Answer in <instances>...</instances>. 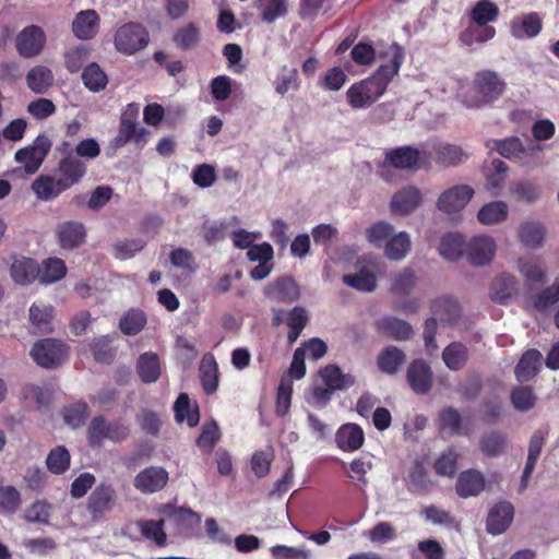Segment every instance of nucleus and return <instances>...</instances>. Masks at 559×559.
I'll list each match as a JSON object with an SVG mask.
<instances>
[{
    "mask_svg": "<svg viewBox=\"0 0 559 559\" xmlns=\"http://www.w3.org/2000/svg\"><path fill=\"white\" fill-rule=\"evenodd\" d=\"M386 53L391 56L389 64H381L372 75L354 83L347 90V102L353 109L367 108L377 102L397 75L404 61V50L400 45L393 44Z\"/></svg>",
    "mask_w": 559,
    "mask_h": 559,
    "instance_id": "nucleus-1",
    "label": "nucleus"
},
{
    "mask_svg": "<svg viewBox=\"0 0 559 559\" xmlns=\"http://www.w3.org/2000/svg\"><path fill=\"white\" fill-rule=\"evenodd\" d=\"M53 175H39L32 183V190L38 200L51 201L64 191L80 183L87 173L86 164L74 155L60 158Z\"/></svg>",
    "mask_w": 559,
    "mask_h": 559,
    "instance_id": "nucleus-2",
    "label": "nucleus"
},
{
    "mask_svg": "<svg viewBox=\"0 0 559 559\" xmlns=\"http://www.w3.org/2000/svg\"><path fill=\"white\" fill-rule=\"evenodd\" d=\"M506 90V82L497 72L483 70L475 74L463 103L469 108H480L498 99Z\"/></svg>",
    "mask_w": 559,
    "mask_h": 559,
    "instance_id": "nucleus-3",
    "label": "nucleus"
},
{
    "mask_svg": "<svg viewBox=\"0 0 559 559\" xmlns=\"http://www.w3.org/2000/svg\"><path fill=\"white\" fill-rule=\"evenodd\" d=\"M131 429L122 419L108 421L105 416H95L87 428L86 438L91 448H100L105 440L121 442L130 436Z\"/></svg>",
    "mask_w": 559,
    "mask_h": 559,
    "instance_id": "nucleus-4",
    "label": "nucleus"
},
{
    "mask_svg": "<svg viewBox=\"0 0 559 559\" xmlns=\"http://www.w3.org/2000/svg\"><path fill=\"white\" fill-rule=\"evenodd\" d=\"M150 43L147 29L139 22H128L122 24L114 35L116 49L127 56L134 55Z\"/></svg>",
    "mask_w": 559,
    "mask_h": 559,
    "instance_id": "nucleus-5",
    "label": "nucleus"
},
{
    "mask_svg": "<svg viewBox=\"0 0 559 559\" xmlns=\"http://www.w3.org/2000/svg\"><path fill=\"white\" fill-rule=\"evenodd\" d=\"M31 356L44 368H56L68 357V346L53 338L37 341L31 349Z\"/></svg>",
    "mask_w": 559,
    "mask_h": 559,
    "instance_id": "nucleus-6",
    "label": "nucleus"
},
{
    "mask_svg": "<svg viewBox=\"0 0 559 559\" xmlns=\"http://www.w3.org/2000/svg\"><path fill=\"white\" fill-rule=\"evenodd\" d=\"M50 148V139L47 135L39 134L31 145L17 150L14 158L24 166L27 174H35L43 165Z\"/></svg>",
    "mask_w": 559,
    "mask_h": 559,
    "instance_id": "nucleus-7",
    "label": "nucleus"
},
{
    "mask_svg": "<svg viewBox=\"0 0 559 559\" xmlns=\"http://www.w3.org/2000/svg\"><path fill=\"white\" fill-rule=\"evenodd\" d=\"M429 164V156L413 146H400L384 154L383 166L397 169H419Z\"/></svg>",
    "mask_w": 559,
    "mask_h": 559,
    "instance_id": "nucleus-8",
    "label": "nucleus"
},
{
    "mask_svg": "<svg viewBox=\"0 0 559 559\" xmlns=\"http://www.w3.org/2000/svg\"><path fill=\"white\" fill-rule=\"evenodd\" d=\"M117 500V493L112 485L100 483L87 498L86 510L92 521L99 522L109 513Z\"/></svg>",
    "mask_w": 559,
    "mask_h": 559,
    "instance_id": "nucleus-9",
    "label": "nucleus"
},
{
    "mask_svg": "<svg viewBox=\"0 0 559 559\" xmlns=\"http://www.w3.org/2000/svg\"><path fill=\"white\" fill-rule=\"evenodd\" d=\"M46 45V34L38 25L24 27L15 38V48L22 58H34L41 53Z\"/></svg>",
    "mask_w": 559,
    "mask_h": 559,
    "instance_id": "nucleus-10",
    "label": "nucleus"
},
{
    "mask_svg": "<svg viewBox=\"0 0 559 559\" xmlns=\"http://www.w3.org/2000/svg\"><path fill=\"white\" fill-rule=\"evenodd\" d=\"M473 195L472 187L467 185L454 186L441 193L437 207L448 214L456 213L466 206Z\"/></svg>",
    "mask_w": 559,
    "mask_h": 559,
    "instance_id": "nucleus-11",
    "label": "nucleus"
},
{
    "mask_svg": "<svg viewBox=\"0 0 559 559\" xmlns=\"http://www.w3.org/2000/svg\"><path fill=\"white\" fill-rule=\"evenodd\" d=\"M495 252L496 242L489 236H475L466 245L468 262L475 266L488 264L492 260Z\"/></svg>",
    "mask_w": 559,
    "mask_h": 559,
    "instance_id": "nucleus-12",
    "label": "nucleus"
},
{
    "mask_svg": "<svg viewBox=\"0 0 559 559\" xmlns=\"http://www.w3.org/2000/svg\"><path fill=\"white\" fill-rule=\"evenodd\" d=\"M406 380L416 394H427L432 388L430 366L423 359L413 360L407 368Z\"/></svg>",
    "mask_w": 559,
    "mask_h": 559,
    "instance_id": "nucleus-13",
    "label": "nucleus"
},
{
    "mask_svg": "<svg viewBox=\"0 0 559 559\" xmlns=\"http://www.w3.org/2000/svg\"><path fill=\"white\" fill-rule=\"evenodd\" d=\"M168 473L159 466H150L141 471L133 480L134 487L142 493H153L165 488Z\"/></svg>",
    "mask_w": 559,
    "mask_h": 559,
    "instance_id": "nucleus-14",
    "label": "nucleus"
},
{
    "mask_svg": "<svg viewBox=\"0 0 559 559\" xmlns=\"http://www.w3.org/2000/svg\"><path fill=\"white\" fill-rule=\"evenodd\" d=\"M514 516V508L508 501L496 503L488 513L486 528L492 535L504 533L511 525Z\"/></svg>",
    "mask_w": 559,
    "mask_h": 559,
    "instance_id": "nucleus-15",
    "label": "nucleus"
},
{
    "mask_svg": "<svg viewBox=\"0 0 559 559\" xmlns=\"http://www.w3.org/2000/svg\"><path fill=\"white\" fill-rule=\"evenodd\" d=\"M56 235L62 249L73 250L85 242V226L75 221H67L58 225Z\"/></svg>",
    "mask_w": 559,
    "mask_h": 559,
    "instance_id": "nucleus-16",
    "label": "nucleus"
},
{
    "mask_svg": "<svg viewBox=\"0 0 559 559\" xmlns=\"http://www.w3.org/2000/svg\"><path fill=\"white\" fill-rule=\"evenodd\" d=\"M542 29L543 22L537 12L523 14L510 22V33L516 39L534 38Z\"/></svg>",
    "mask_w": 559,
    "mask_h": 559,
    "instance_id": "nucleus-17",
    "label": "nucleus"
},
{
    "mask_svg": "<svg viewBox=\"0 0 559 559\" xmlns=\"http://www.w3.org/2000/svg\"><path fill=\"white\" fill-rule=\"evenodd\" d=\"M543 356L538 349L531 348L524 352L514 368V374L520 383L534 379L542 369Z\"/></svg>",
    "mask_w": 559,
    "mask_h": 559,
    "instance_id": "nucleus-18",
    "label": "nucleus"
},
{
    "mask_svg": "<svg viewBox=\"0 0 559 559\" xmlns=\"http://www.w3.org/2000/svg\"><path fill=\"white\" fill-rule=\"evenodd\" d=\"M147 130L140 127L139 123L131 121H119L117 135L110 141V146L115 150L124 146L128 142H134L138 146L145 144V135Z\"/></svg>",
    "mask_w": 559,
    "mask_h": 559,
    "instance_id": "nucleus-19",
    "label": "nucleus"
},
{
    "mask_svg": "<svg viewBox=\"0 0 559 559\" xmlns=\"http://www.w3.org/2000/svg\"><path fill=\"white\" fill-rule=\"evenodd\" d=\"M364 441V431L357 424H344L335 433L336 445L344 452H355L359 450Z\"/></svg>",
    "mask_w": 559,
    "mask_h": 559,
    "instance_id": "nucleus-20",
    "label": "nucleus"
},
{
    "mask_svg": "<svg viewBox=\"0 0 559 559\" xmlns=\"http://www.w3.org/2000/svg\"><path fill=\"white\" fill-rule=\"evenodd\" d=\"M485 488V477L477 469L462 472L455 484V491L461 498L478 496Z\"/></svg>",
    "mask_w": 559,
    "mask_h": 559,
    "instance_id": "nucleus-21",
    "label": "nucleus"
},
{
    "mask_svg": "<svg viewBox=\"0 0 559 559\" xmlns=\"http://www.w3.org/2000/svg\"><path fill=\"white\" fill-rule=\"evenodd\" d=\"M421 200V193L417 188L407 187L393 195L391 200V211L394 214L407 215L418 207Z\"/></svg>",
    "mask_w": 559,
    "mask_h": 559,
    "instance_id": "nucleus-22",
    "label": "nucleus"
},
{
    "mask_svg": "<svg viewBox=\"0 0 559 559\" xmlns=\"http://www.w3.org/2000/svg\"><path fill=\"white\" fill-rule=\"evenodd\" d=\"M377 331L396 341L409 340L413 334L412 325L395 317H384L376 322Z\"/></svg>",
    "mask_w": 559,
    "mask_h": 559,
    "instance_id": "nucleus-23",
    "label": "nucleus"
},
{
    "mask_svg": "<svg viewBox=\"0 0 559 559\" xmlns=\"http://www.w3.org/2000/svg\"><path fill=\"white\" fill-rule=\"evenodd\" d=\"M39 273L38 263L32 258L15 260L10 267V276L17 285H29L37 280Z\"/></svg>",
    "mask_w": 559,
    "mask_h": 559,
    "instance_id": "nucleus-24",
    "label": "nucleus"
},
{
    "mask_svg": "<svg viewBox=\"0 0 559 559\" xmlns=\"http://www.w3.org/2000/svg\"><path fill=\"white\" fill-rule=\"evenodd\" d=\"M518 289L515 276L502 273L497 276L490 286V298L493 302L507 305Z\"/></svg>",
    "mask_w": 559,
    "mask_h": 559,
    "instance_id": "nucleus-25",
    "label": "nucleus"
},
{
    "mask_svg": "<svg viewBox=\"0 0 559 559\" xmlns=\"http://www.w3.org/2000/svg\"><path fill=\"white\" fill-rule=\"evenodd\" d=\"M139 378L144 383H154L160 377V360L156 353L146 352L139 356L135 364Z\"/></svg>",
    "mask_w": 559,
    "mask_h": 559,
    "instance_id": "nucleus-26",
    "label": "nucleus"
},
{
    "mask_svg": "<svg viewBox=\"0 0 559 559\" xmlns=\"http://www.w3.org/2000/svg\"><path fill=\"white\" fill-rule=\"evenodd\" d=\"M53 307L44 302H34L29 308V322L38 333H51L53 330Z\"/></svg>",
    "mask_w": 559,
    "mask_h": 559,
    "instance_id": "nucleus-27",
    "label": "nucleus"
},
{
    "mask_svg": "<svg viewBox=\"0 0 559 559\" xmlns=\"http://www.w3.org/2000/svg\"><path fill=\"white\" fill-rule=\"evenodd\" d=\"M98 22L99 17L94 10L81 11L72 23L73 33L80 39H91L97 32Z\"/></svg>",
    "mask_w": 559,
    "mask_h": 559,
    "instance_id": "nucleus-28",
    "label": "nucleus"
},
{
    "mask_svg": "<svg viewBox=\"0 0 559 559\" xmlns=\"http://www.w3.org/2000/svg\"><path fill=\"white\" fill-rule=\"evenodd\" d=\"M319 376L323 383L333 391L348 389L355 383V377L349 373H343L336 365H328L321 368Z\"/></svg>",
    "mask_w": 559,
    "mask_h": 559,
    "instance_id": "nucleus-29",
    "label": "nucleus"
},
{
    "mask_svg": "<svg viewBox=\"0 0 559 559\" xmlns=\"http://www.w3.org/2000/svg\"><path fill=\"white\" fill-rule=\"evenodd\" d=\"M527 306L536 311L544 312L559 301V283L542 289L538 293L527 292Z\"/></svg>",
    "mask_w": 559,
    "mask_h": 559,
    "instance_id": "nucleus-30",
    "label": "nucleus"
},
{
    "mask_svg": "<svg viewBox=\"0 0 559 559\" xmlns=\"http://www.w3.org/2000/svg\"><path fill=\"white\" fill-rule=\"evenodd\" d=\"M406 356L404 352L396 346L384 347L377 358L379 370L385 374H395L400 367L405 362Z\"/></svg>",
    "mask_w": 559,
    "mask_h": 559,
    "instance_id": "nucleus-31",
    "label": "nucleus"
},
{
    "mask_svg": "<svg viewBox=\"0 0 559 559\" xmlns=\"http://www.w3.org/2000/svg\"><path fill=\"white\" fill-rule=\"evenodd\" d=\"M53 73L46 66H35L26 74V84L35 94H45L53 84Z\"/></svg>",
    "mask_w": 559,
    "mask_h": 559,
    "instance_id": "nucleus-32",
    "label": "nucleus"
},
{
    "mask_svg": "<svg viewBox=\"0 0 559 559\" xmlns=\"http://www.w3.org/2000/svg\"><path fill=\"white\" fill-rule=\"evenodd\" d=\"M265 294L274 300L292 302L298 299L299 287L292 277H282L267 287Z\"/></svg>",
    "mask_w": 559,
    "mask_h": 559,
    "instance_id": "nucleus-33",
    "label": "nucleus"
},
{
    "mask_svg": "<svg viewBox=\"0 0 559 559\" xmlns=\"http://www.w3.org/2000/svg\"><path fill=\"white\" fill-rule=\"evenodd\" d=\"M67 274V266L62 259L47 258L39 265L37 280L40 284L49 285L61 281Z\"/></svg>",
    "mask_w": 559,
    "mask_h": 559,
    "instance_id": "nucleus-34",
    "label": "nucleus"
},
{
    "mask_svg": "<svg viewBox=\"0 0 559 559\" xmlns=\"http://www.w3.org/2000/svg\"><path fill=\"white\" fill-rule=\"evenodd\" d=\"M507 447L508 438L506 433L498 430L486 432L479 439V449L488 457L502 455Z\"/></svg>",
    "mask_w": 559,
    "mask_h": 559,
    "instance_id": "nucleus-35",
    "label": "nucleus"
},
{
    "mask_svg": "<svg viewBox=\"0 0 559 559\" xmlns=\"http://www.w3.org/2000/svg\"><path fill=\"white\" fill-rule=\"evenodd\" d=\"M200 41V28L192 22L177 28L173 35V43L182 51H189L197 48Z\"/></svg>",
    "mask_w": 559,
    "mask_h": 559,
    "instance_id": "nucleus-36",
    "label": "nucleus"
},
{
    "mask_svg": "<svg viewBox=\"0 0 559 559\" xmlns=\"http://www.w3.org/2000/svg\"><path fill=\"white\" fill-rule=\"evenodd\" d=\"M466 242L459 233H449L441 238L439 252L450 261H456L463 253H466Z\"/></svg>",
    "mask_w": 559,
    "mask_h": 559,
    "instance_id": "nucleus-37",
    "label": "nucleus"
},
{
    "mask_svg": "<svg viewBox=\"0 0 559 559\" xmlns=\"http://www.w3.org/2000/svg\"><path fill=\"white\" fill-rule=\"evenodd\" d=\"M487 146L496 150L508 159H521L525 155L523 143L518 136H509L503 140H491Z\"/></svg>",
    "mask_w": 559,
    "mask_h": 559,
    "instance_id": "nucleus-38",
    "label": "nucleus"
},
{
    "mask_svg": "<svg viewBox=\"0 0 559 559\" xmlns=\"http://www.w3.org/2000/svg\"><path fill=\"white\" fill-rule=\"evenodd\" d=\"M412 242L406 231L392 235L384 246V254L388 259L400 261L411 251Z\"/></svg>",
    "mask_w": 559,
    "mask_h": 559,
    "instance_id": "nucleus-39",
    "label": "nucleus"
},
{
    "mask_svg": "<svg viewBox=\"0 0 559 559\" xmlns=\"http://www.w3.org/2000/svg\"><path fill=\"white\" fill-rule=\"evenodd\" d=\"M499 16V8L490 0H479L473 7L469 17L477 26H489Z\"/></svg>",
    "mask_w": 559,
    "mask_h": 559,
    "instance_id": "nucleus-40",
    "label": "nucleus"
},
{
    "mask_svg": "<svg viewBox=\"0 0 559 559\" xmlns=\"http://www.w3.org/2000/svg\"><path fill=\"white\" fill-rule=\"evenodd\" d=\"M136 526L143 537L147 540L154 542L158 547H164L167 544V534L164 530L165 521L158 520H140L136 521Z\"/></svg>",
    "mask_w": 559,
    "mask_h": 559,
    "instance_id": "nucleus-41",
    "label": "nucleus"
},
{
    "mask_svg": "<svg viewBox=\"0 0 559 559\" xmlns=\"http://www.w3.org/2000/svg\"><path fill=\"white\" fill-rule=\"evenodd\" d=\"M442 359L450 370L462 369L468 359V349L461 342L450 343L442 352Z\"/></svg>",
    "mask_w": 559,
    "mask_h": 559,
    "instance_id": "nucleus-42",
    "label": "nucleus"
},
{
    "mask_svg": "<svg viewBox=\"0 0 559 559\" xmlns=\"http://www.w3.org/2000/svg\"><path fill=\"white\" fill-rule=\"evenodd\" d=\"M435 159L443 166H456L463 162L465 153L462 147L449 143H439L432 148Z\"/></svg>",
    "mask_w": 559,
    "mask_h": 559,
    "instance_id": "nucleus-43",
    "label": "nucleus"
},
{
    "mask_svg": "<svg viewBox=\"0 0 559 559\" xmlns=\"http://www.w3.org/2000/svg\"><path fill=\"white\" fill-rule=\"evenodd\" d=\"M82 81L84 86L93 93L105 90L108 84L107 74L96 62H92L83 69Z\"/></svg>",
    "mask_w": 559,
    "mask_h": 559,
    "instance_id": "nucleus-44",
    "label": "nucleus"
},
{
    "mask_svg": "<svg viewBox=\"0 0 559 559\" xmlns=\"http://www.w3.org/2000/svg\"><path fill=\"white\" fill-rule=\"evenodd\" d=\"M199 371L203 391L207 395L213 394L218 386V366L214 357L203 358Z\"/></svg>",
    "mask_w": 559,
    "mask_h": 559,
    "instance_id": "nucleus-45",
    "label": "nucleus"
},
{
    "mask_svg": "<svg viewBox=\"0 0 559 559\" xmlns=\"http://www.w3.org/2000/svg\"><path fill=\"white\" fill-rule=\"evenodd\" d=\"M114 338L109 335H103L93 340L90 344V350L95 361L110 365L116 357V348L112 346Z\"/></svg>",
    "mask_w": 559,
    "mask_h": 559,
    "instance_id": "nucleus-46",
    "label": "nucleus"
},
{
    "mask_svg": "<svg viewBox=\"0 0 559 559\" xmlns=\"http://www.w3.org/2000/svg\"><path fill=\"white\" fill-rule=\"evenodd\" d=\"M437 423L440 431H447L451 435H468L462 428L461 414L452 406L445 407L439 413Z\"/></svg>",
    "mask_w": 559,
    "mask_h": 559,
    "instance_id": "nucleus-47",
    "label": "nucleus"
},
{
    "mask_svg": "<svg viewBox=\"0 0 559 559\" xmlns=\"http://www.w3.org/2000/svg\"><path fill=\"white\" fill-rule=\"evenodd\" d=\"M71 464V455L64 445L51 449L46 457L47 469L55 475H62Z\"/></svg>",
    "mask_w": 559,
    "mask_h": 559,
    "instance_id": "nucleus-48",
    "label": "nucleus"
},
{
    "mask_svg": "<svg viewBox=\"0 0 559 559\" xmlns=\"http://www.w3.org/2000/svg\"><path fill=\"white\" fill-rule=\"evenodd\" d=\"M431 311L438 316L442 322L452 323L460 316V307L455 299L443 296L435 299L431 304Z\"/></svg>",
    "mask_w": 559,
    "mask_h": 559,
    "instance_id": "nucleus-49",
    "label": "nucleus"
},
{
    "mask_svg": "<svg viewBox=\"0 0 559 559\" xmlns=\"http://www.w3.org/2000/svg\"><path fill=\"white\" fill-rule=\"evenodd\" d=\"M343 283L359 292H372L377 287V277L371 271L361 267L355 274H345Z\"/></svg>",
    "mask_w": 559,
    "mask_h": 559,
    "instance_id": "nucleus-50",
    "label": "nucleus"
},
{
    "mask_svg": "<svg viewBox=\"0 0 559 559\" xmlns=\"http://www.w3.org/2000/svg\"><path fill=\"white\" fill-rule=\"evenodd\" d=\"M146 321L144 311L130 309L121 317L119 328L124 335L133 336L144 329Z\"/></svg>",
    "mask_w": 559,
    "mask_h": 559,
    "instance_id": "nucleus-51",
    "label": "nucleus"
},
{
    "mask_svg": "<svg viewBox=\"0 0 559 559\" xmlns=\"http://www.w3.org/2000/svg\"><path fill=\"white\" fill-rule=\"evenodd\" d=\"M510 400L515 409L520 412H528L535 407L537 396L533 388L528 385H519L512 389Z\"/></svg>",
    "mask_w": 559,
    "mask_h": 559,
    "instance_id": "nucleus-52",
    "label": "nucleus"
},
{
    "mask_svg": "<svg viewBox=\"0 0 559 559\" xmlns=\"http://www.w3.org/2000/svg\"><path fill=\"white\" fill-rule=\"evenodd\" d=\"M496 35V28L493 26H468L462 31L459 35V39L466 46L474 44H484L492 39Z\"/></svg>",
    "mask_w": 559,
    "mask_h": 559,
    "instance_id": "nucleus-53",
    "label": "nucleus"
},
{
    "mask_svg": "<svg viewBox=\"0 0 559 559\" xmlns=\"http://www.w3.org/2000/svg\"><path fill=\"white\" fill-rule=\"evenodd\" d=\"M508 216V205L503 201H492L485 204L477 214L481 224L490 225L502 222Z\"/></svg>",
    "mask_w": 559,
    "mask_h": 559,
    "instance_id": "nucleus-54",
    "label": "nucleus"
},
{
    "mask_svg": "<svg viewBox=\"0 0 559 559\" xmlns=\"http://www.w3.org/2000/svg\"><path fill=\"white\" fill-rule=\"evenodd\" d=\"M175 417L177 421L182 423L185 419H187V423L190 427H195L199 424L200 420V413L198 407L194 409H191L190 406V399L188 394L180 393L177 397L175 405Z\"/></svg>",
    "mask_w": 559,
    "mask_h": 559,
    "instance_id": "nucleus-55",
    "label": "nucleus"
},
{
    "mask_svg": "<svg viewBox=\"0 0 559 559\" xmlns=\"http://www.w3.org/2000/svg\"><path fill=\"white\" fill-rule=\"evenodd\" d=\"M299 86L298 70L284 66L274 81L275 92L280 95H285L289 91H298Z\"/></svg>",
    "mask_w": 559,
    "mask_h": 559,
    "instance_id": "nucleus-56",
    "label": "nucleus"
},
{
    "mask_svg": "<svg viewBox=\"0 0 559 559\" xmlns=\"http://www.w3.org/2000/svg\"><path fill=\"white\" fill-rule=\"evenodd\" d=\"M459 454L454 448L443 451L433 463V469L437 475L453 477L457 471Z\"/></svg>",
    "mask_w": 559,
    "mask_h": 559,
    "instance_id": "nucleus-57",
    "label": "nucleus"
},
{
    "mask_svg": "<svg viewBox=\"0 0 559 559\" xmlns=\"http://www.w3.org/2000/svg\"><path fill=\"white\" fill-rule=\"evenodd\" d=\"M21 503V493L14 486H0V514H14L20 509Z\"/></svg>",
    "mask_w": 559,
    "mask_h": 559,
    "instance_id": "nucleus-58",
    "label": "nucleus"
},
{
    "mask_svg": "<svg viewBox=\"0 0 559 559\" xmlns=\"http://www.w3.org/2000/svg\"><path fill=\"white\" fill-rule=\"evenodd\" d=\"M308 322L307 312L302 307H295L287 317V325L289 328L287 340L289 344H294Z\"/></svg>",
    "mask_w": 559,
    "mask_h": 559,
    "instance_id": "nucleus-59",
    "label": "nucleus"
},
{
    "mask_svg": "<svg viewBox=\"0 0 559 559\" xmlns=\"http://www.w3.org/2000/svg\"><path fill=\"white\" fill-rule=\"evenodd\" d=\"M88 414V406L85 402H78L66 406L62 412L64 423L74 429L85 424Z\"/></svg>",
    "mask_w": 559,
    "mask_h": 559,
    "instance_id": "nucleus-60",
    "label": "nucleus"
},
{
    "mask_svg": "<svg viewBox=\"0 0 559 559\" xmlns=\"http://www.w3.org/2000/svg\"><path fill=\"white\" fill-rule=\"evenodd\" d=\"M416 280L417 277L415 272L412 269L406 267L399 274L394 275L391 284V292L397 296H406L415 287Z\"/></svg>",
    "mask_w": 559,
    "mask_h": 559,
    "instance_id": "nucleus-61",
    "label": "nucleus"
},
{
    "mask_svg": "<svg viewBox=\"0 0 559 559\" xmlns=\"http://www.w3.org/2000/svg\"><path fill=\"white\" fill-rule=\"evenodd\" d=\"M545 238V228L537 223H524L520 228V239L521 241L531 248H536L542 246Z\"/></svg>",
    "mask_w": 559,
    "mask_h": 559,
    "instance_id": "nucleus-62",
    "label": "nucleus"
},
{
    "mask_svg": "<svg viewBox=\"0 0 559 559\" xmlns=\"http://www.w3.org/2000/svg\"><path fill=\"white\" fill-rule=\"evenodd\" d=\"M261 19L265 23H273L287 14L286 0H260Z\"/></svg>",
    "mask_w": 559,
    "mask_h": 559,
    "instance_id": "nucleus-63",
    "label": "nucleus"
},
{
    "mask_svg": "<svg viewBox=\"0 0 559 559\" xmlns=\"http://www.w3.org/2000/svg\"><path fill=\"white\" fill-rule=\"evenodd\" d=\"M273 559H311V550L305 547L274 545L270 548Z\"/></svg>",
    "mask_w": 559,
    "mask_h": 559,
    "instance_id": "nucleus-64",
    "label": "nucleus"
}]
</instances>
